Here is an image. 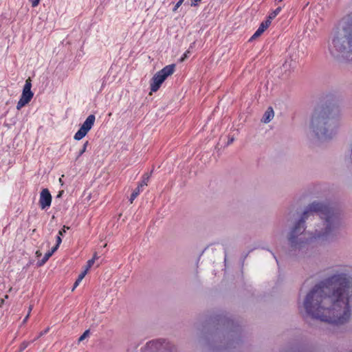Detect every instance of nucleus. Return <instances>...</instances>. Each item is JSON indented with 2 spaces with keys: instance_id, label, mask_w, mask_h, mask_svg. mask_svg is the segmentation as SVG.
Listing matches in <instances>:
<instances>
[{
  "instance_id": "obj_1",
  "label": "nucleus",
  "mask_w": 352,
  "mask_h": 352,
  "mask_svg": "<svg viewBox=\"0 0 352 352\" xmlns=\"http://www.w3.org/2000/svg\"><path fill=\"white\" fill-rule=\"evenodd\" d=\"M352 287L345 274H336L320 282L307 294L303 307L311 317L342 324L351 316Z\"/></svg>"
},
{
  "instance_id": "obj_2",
  "label": "nucleus",
  "mask_w": 352,
  "mask_h": 352,
  "mask_svg": "<svg viewBox=\"0 0 352 352\" xmlns=\"http://www.w3.org/2000/svg\"><path fill=\"white\" fill-rule=\"evenodd\" d=\"M339 226V217L331 208L314 202L291 231L289 241L293 247H300L313 240H328L335 234Z\"/></svg>"
},
{
  "instance_id": "obj_3",
  "label": "nucleus",
  "mask_w": 352,
  "mask_h": 352,
  "mask_svg": "<svg viewBox=\"0 0 352 352\" xmlns=\"http://www.w3.org/2000/svg\"><path fill=\"white\" fill-rule=\"evenodd\" d=\"M340 125L339 115L326 111H315L311 117L309 130L318 139L327 140L338 134Z\"/></svg>"
},
{
  "instance_id": "obj_4",
  "label": "nucleus",
  "mask_w": 352,
  "mask_h": 352,
  "mask_svg": "<svg viewBox=\"0 0 352 352\" xmlns=\"http://www.w3.org/2000/svg\"><path fill=\"white\" fill-rule=\"evenodd\" d=\"M332 54H340L342 57L352 59V31L346 37L335 36L329 45Z\"/></svg>"
},
{
  "instance_id": "obj_5",
  "label": "nucleus",
  "mask_w": 352,
  "mask_h": 352,
  "mask_svg": "<svg viewBox=\"0 0 352 352\" xmlns=\"http://www.w3.org/2000/svg\"><path fill=\"white\" fill-rule=\"evenodd\" d=\"M175 65L174 64L168 65L157 72L152 78L151 82V91L156 92L160 87L164 81L172 75L175 72Z\"/></svg>"
},
{
  "instance_id": "obj_6",
  "label": "nucleus",
  "mask_w": 352,
  "mask_h": 352,
  "mask_svg": "<svg viewBox=\"0 0 352 352\" xmlns=\"http://www.w3.org/2000/svg\"><path fill=\"white\" fill-rule=\"evenodd\" d=\"M32 81L29 78L25 80V85L23 87L22 94L21 98L17 102L16 109L20 110L22 107L28 104L34 96V93L31 91Z\"/></svg>"
},
{
  "instance_id": "obj_7",
  "label": "nucleus",
  "mask_w": 352,
  "mask_h": 352,
  "mask_svg": "<svg viewBox=\"0 0 352 352\" xmlns=\"http://www.w3.org/2000/svg\"><path fill=\"white\" fill-rule=\"evenodd\" d=\"M96 117L94 115H89L82 123L79 130L75 133L74 138L76 140H80L90 131L94 124Z\"/></svg>"
},
{
  "instance_id": "obj_8",
  "label": "nucleus",
  "mask_w": 352,
  "mask_h": 352,
  "mask_svg": "<svg viewBox=\"0 0 352 352\" xmlns=\"http://www.w3.org/2000/svg\"><path fill=\"white\" fill-rule=\"evenodd\" d=\"M52 203V195L47 188H44L40 193L39 204L41 209L48 208Z\"/></svg>"
},
{
  "instance_id": "obj_9",
  "label": "nucleus",
  "mask_w": 352,
  "mask_h": 352,
  "mask_svg": "<svg viewBox=\"0 0 352 352\" xmlns=\"http://www.w3.org/2000/svg\"><path fill=\"white\" fill-rule=\"evenodd\" d=\"M270 24L269 23V21L265 20V21H263L250 40L252 41L259 37L265 32V30L270 26Z\"/></svg>"
},
{
  "instance_id": "obj_10",
  "label": "nucleus",
  "mask_w": 352,
  "mask_h": 352,
  "mask_svg": "<svg viewBox=\"0 0 352 352\" xmlns=\"http://www.w3.org/2000/svg\"><path fill=\"white\" fill-rule=\"evenodd\" d=\"M274 113L272 107H269L267 111L265 112L262 121L264 123H268L270 122L274 118Z\"/></svg>"
},
{
  "instance_id": "obj_11",
  "label": "nucleus",
  "mask_w": 352,
  "mask_h": 352,
  "mask_svg": "<svg viewBox=\"0 0 352 352\" xmlns=\"http://www.w3.org/2000/svg\"><path fill=\"white\" fill-rule=\"evenodd\" d=\"M55 252L56 248H52L51 250L46 252L42 260L39 262V265H43L45 264Z\"/></svg>"
},
{
  "instance_id": "obj_12",
  "label": "nucleus",
  "mask_w": 352,
  "mask_h": 352,
  "mask_svg": "<svg viewBox=\"0 0 352 352\" xmlns=\"http://www.w3.org/2000/svg\"><path fill=\"white\" fill-rule=\"evenodd\" d=\"M281 9V7H278L275 10L270 13L266 21H269L270 24H271L272 20L274 19L280 13Z\"/></svg>"
},
{
  "instance_id": "obj_13",
  "label": "nucleus",
  "mask_w": 352,
  "mask_h": 352,
  "mask_svg": "<svg viewBox=\"0 0 352 352\" xmlns=\"http://www.w3.org/2000/svg\"><path fill=\"white\" fill-rule=\"evenodd\" d=\"M141 192V189L140 188V186H138L132 192L130 197V202L133 203L134 199L140 195Z\"/></svg>"
},
{
  "instance_id": "obj_14",
  "label": "nucleus",
  "mask_w": 352,
  "mask_h": 352,
  "mask_svg": "<svg viewBox=\"0 0 352 352\" xmlns=\"http://www.w3.org/2000/svg\"><path fill=\"white\" fill-rule=\"evenodd\" d=\"M88 144H89V142L87 141L84 143L82 148L78 153L76 160H78L86 151Z\"/></svg>"
},
{
  "instance_id": "obj_15",
  "label": "nucleus",
  "mask_w": 352,
  "mask_h": 352,
  "mask_svg": "<svg viewBox=\"0 0 352 352\" xmlns=\"http://www.w3.org/2000/svg\"><path fill=\"white\" fill-rule=\"evenodd\" d=\"M149 179V175H145L143 177V179L140 182V184L138 185L140 186V188L141 189L143 186H147L148 182Z\"/></svg>"
},
{
  "instance_id": "obj_16",
  "label": "nucleus",
  "mask_w": 352,
  "mask_h": 352,
  "mask_svg": "<svg viewBox=\"0 0 352 352\" xmlns=\"http://www.w3.org/2000/svg\"><path fill=\"white\" fill-rule=\"evenodd\" d=\"M94 260H89L87 263V265L85 267V271H86V272H88V271L89 270V269L92 267V265H94Z\"/></svg>"
},
{
  "instance_id": "obj_17",
  "label": "nucleus",
  "mask_w": 352,
  "mask_h": 352,
  "mask_svg": "<svg viewBox=\"0 0 352 352\" xmlns=\"http://www.w3.org/2000/svg\"><path fill=\"white\" fill-rule=\"evenodd\" d=\"M89 335V330H86L83 334L78 339V341L79 342H81L84 339H85L86 338H87Z\"/></svg>"
},
{
  "instance_id": "obj_18",
  "label": "nucleus",
  "mask_w": 352,
  "mask_h": 352,
  "mask_svg": "<svg viewBox=\"0 0 352 352\" xmlns=\"http://www.w3.org/2000/svg\"><path fill=\"white\" fill-rule=\"evenodd\" d=\"M62 242V239H61V236L58 235L56 237V245L54 247V248H56V251L57 250V249L58 248L59 245H60Z\"/></svg>"
},
{
  "instance_id": "obj_19",
  "label": "nucleus",
  "mask_w": 352,
  "mask_h": 352,
  "mask_svg": "<svg viewBox=\"0 0 352 352\" xmlns=\"http://www.w3.org/2000/svg\"><path fill=\"white\" fill-rule=\"evenodd\" d=\"M184 0H178L177 3L175 4V7L173 9V12H176L177 9L181 6Z\"/></svg>"
},
{
  "instance_id": "obj_20",
  "label": "nucleus",
  "mask_w": 352,
  "mask_h": 352,
  "mask_svg": "<svg viewBox=\"0 0 352 352\" xmlns=\"http://www.w3.org/2000/svg\"><path fill=\"white\" fill-rule=\"evenodd\" d=\"M29 344L28 342H23L20 346V352L25 350L28 346Z\"/></svg>"
},
{
  "instance_id": "obj_21",
  "label": "nucleus",
  "mask_w": 352,
  "mask_h": 352,
  "mask_svg": "<svg viewBox=\"0 0 352 352\" xmlns=\"http://www.w3.org/2000/svg\"><path fill=\"white\" fill-rule=\"evenodd\" d=\"M69 227L64 226L63 229L59 230L58 235L63 236L66 232V230H69Z\"/></svg>"
},
{
  "instance_id": "obj_22",
  "label": "nucleus",
  "mask_w": 352,
  "mask_h": 352,
  "mask_svg": "<svg viewBox=\"0 0 352 352\" xmlns=\"http://www.w3.org/2000/svg\"><path fill=\"white\" fill-rule=\"evenodd\" d=\"M87 272L86 271L83 270L78 276V278H77L78 281H82V280L84 278V277L86 276Z\"/></svg>"
},
{
  "instance_id": "obj_23",
  "label": "nucleus",
  "mask_w": 352,
  "mask_h": 352,
  "mask_svg": "<svg viewBox=\"0 0 352 352\" xmlns=\"http://www.w3.org/2000/svg\"><path fill=\"white\" fill-rule=\"evenodd\" d=\"M190 53V50H188L183 55V56L181 58L180 61H184L186 58H188V54Z\"/></svg>"
},
{
  "instance_id": "obj_24",
  "label": "nucleus",
  "mask_w": 352,
  "mask_h": 352,
  "mask_svg": "<svg viewBox=\"0 0 352 352\" xmlns=\"http://www.w3.org/2000/svg\"><path fill=\"white\" fill-rule=\"evenodd\" d=\"M30 1L32 4V6L34 8L38 5L40 0H30Z\"/></svg>"
},
{
  "instance_id": "obj_25",
  "label": "nucleus",
  "mask_w": 352,
  "mask_h": 352,
  "mask_svg": "<svg viewBox=\"0 0 352 352\" xmlns=\"http://www.w3.org/2000/svg\"><path fill=\"white\" fill-rule=\"evenodd\" d=\"M201 0H190L191 6H197Z\"/></svg>"
},
{
  "instance_id": "obj_26",
  "label": "nucleus",
  "mask_w": 352,
  "mask_h": 352,
  "mask_svg": "<svg viewBox=\"0 0 352 352\" xmlns=\"http://www.w3.org/2000/svg\"><path fill=\"white\" fill-rule=\"evenodd\" d=\"M81 281H78V280L77 279L76 280V282L74 283V287H73V289H72V291L75 289L76 287H77L78 286V285L80 284Z\"/></svg>"
},
{
  "instance_id": "obj_27",
  "label": "nucleus",
  "mask_w": 352,
  "mask_h": 352,
  "mask_svg": "<svg viewBox=\"0 0 352 352\" xmlns=\"http://www.w3.org/2000/svg\"><path fill=\"white\" fill-rule=\"evenodd\" d=\"M81 281H78V280L77 279L76 280V282L74 283V287H73V289H72V291L75 289L76 287H77L78 286V285L80 284Z\"/></svg>"
},
{
  "instance_id": "obj_28",
  "label": "nucleus",
  "mask_w": 352,
  "mask_h": 352,
  "mask_svg": "<svg viewBox=\"0 0 352 352\" xmlns=\"http://www.w3.org/2000/svg\"><path fill=\"white\" fill-rule=\"evenodd\" d=\"M81 281H78V280L77 279L76 280V282L74 283V287H73V289H72V291L75 289L76 287H77L78 286V285L80 284Z\"/></svg>"
},
{
  "instance_id": "obj_29",
  "label": "nucleus",
  "mask_w": 352,
  "mask_h": 352,
  "mask_svg": "<svg viewBox=\"0 0 352 352\" xmlns=\"http://www.w3.org/2000/svg\"><path fill=\"white\" fill-rule=\"evenodd\" d=\"M81 281H78V280L77 279L76 280V282L74 283V287H73V289H72V291L75 289L76 287H77L78 286V285L80 284Z\"/></svg>"
},
{
  "instance_id": "obj_30",
  "label": "nucleus",
  "mask_w": 352,
  "mask_h": 352,
  "mask_svg": "<svg viewBox=\"0 0 352 352\" xmlns=\"http://www.w3.org/2000/svg\"><path fill=\"white\" fill-rule=\"evenodd\" d=\"M98 258V255H97V253H95V254H94L93 258H92L91 260H94V262H95V261H96V260H97Z\"/></svg>"
},
{
  "instance_id": "obj_31",
  "label": "nucleus",
  "mask_w": 352,
  "mask_h": 352,
  "mask_svg": "<svg viewBox=\"0 0 352 352\" xmlns=\"http://www.w3.org/2000/svg\"><path fill=\"white\" fill-rule=\"evenodd\" d=\"M41 254H41V250H37V251L36 252V256L37 257L41 256Z\"/></svg>"
},
{
  "instance_id": "obj_32",
  "label": "nucleus",
  "mask_w": 352,
  "mask_h": 352,
  "mask_svg": "<svg viewBox=\"0 0 352 352\" xmlns=\"http://www.w3.org/2000/svg\"><path fill=\"white\" fill-rule=\"evenodd\" d=\"M47 246L50 245V242L48 241H46Z\"/></svg>"
},
{
  "instance_id": "obj_33",
  "label": "nucleus",
  "mask_w": 352,
  "mask_h": 352,
  "mask_svg": "<svg viewBox=\"0 0 352 352\" xmlns=\"http://www.w3.org/2000/svg\"><path fill=\"white\" fill-rule=\"evenodd\" d=\"M62 192L63 191L59 192L58 197H60L62 195Z\"/></svg>"
},
{
  "instance_id": "obj_34",
  "label": "nucleus",
  "mask_w": 352,
  "mask_h": 352,
  "mask_svg": "<svg viewBox=\"0 0 352 352\" xmlns=\"http://www.w3.org/2000/svg\"><path fill=\"white\" fill-rule=\"evenodd\" d=\"M4 300L3 299L1 300V303L3 304Z\"/></svg>"
},
{
  "instance_id": "obj_35",
  "label": "nucleus",
  "mask_w": 352,
  "mask_h": 352,
  "mask_svg": "<svg viewBox=\"0 0 352 352\" xmlns=\"http://www.w3.org/2000/svg\"><path fill=\"white\" fill-rule=\"evenodd\" d=\"M59 182H62V179H61V178H60V179H59Z\"/></svg>"
},
{
  "instance_id": "obj_36",
  "label": "nucleus",
  "mask_w": 352,
  "mask_h": 352,
  "mask_svg": "<svg viewBox=\"0 0 352 352\" xmlns=\"http://www.w3.org/2000/svg\"><path fill=\"white\" fill-rule=\"evenodd\" d=\"M28 317H29V314L27 315V317L25 318V320L28 318Z\"/></svg>"
}]
</instances>
